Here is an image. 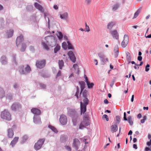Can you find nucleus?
Returning <instances> with one entry per match:
<instances>
[{"label":"nucleus","mask_w":151,"mask_h":151,"mask_svg":"<svg viewBox=\"0 0 151 151\" xmlns=\"http://www.w3.org/2000/svg\"><path fill=\"white\" fill-rule=\"evenodd\" d=\"M98 55L100 59L104 63L108 62V59L106 58L105 56L104 53L102 52H100L98 53Z\"/></svg>","instance_id":"nucleus-7"},{"label":"nucleus","mask_w":151,"mask_h":151,"mask_svg":"<svg viewBox=\"0 0 151 151\" xmlns=\"http://www.w3.org/2000/svg\"><path fill=\"white\" fill-rule=\"evenodd\" d=\"M27 47V45L24 43H23L22 44V48L20 49L21 52H24L25 51V49Z\"/></svg>","instance_id":"nucleus-36"},{"label":"nucleus","mask_w":151,"mask_h":151,"mask_svg":"<svg viewBox=\"0 0 151 151\" xmlns=\"http://www.w3.org/2000/svg\"><path fill=\"white\" fill-rule=\"evenodd\" d=\"M82 93L83 96L84 98L86 97L87 91L86 90H85L83 92H82Z\"/></svg>","instance_id":"nucleus-51"},{"label":"nucleus","mask_w":151,"mask_h":151,"mask_svg":"<svg viewBox=\"0 0 151 151\" xmlns=\"http://www.w3.org/2000/svg\"><path fill=\"white\" fill-rule=\"evenodd\" d=\"M129 41V38L128 35H125L124 37V40L122 42V47H125L127 45Z\"/></svg>","instance_id":"nucleus-11"},{"label":"nucleus","mask_w":151,"mask_h":151,"mask_svg":"<svg viewBox=\"0 0 151 151\" xmlns=\"http://www.w3.org/2000/svg\"><path fill=\"white\" fill-rule=\"evenodd\" d=\"M28 139V136L27 135H24L22 137V141L23 142H24L26 141Z\"/></svg>","instance_id":"nucleus-49"},{"label":"nucleus","mask_w":151,"mask_h":151,"mask_svg":"<svg viewBox=\"0 0 151 151\" xmlns=\"http://www.w3.org/2000/svg\"><path fill=\"white\" fill-rule=\"evenodd\" d=\"M4 22V19L2 18H0V22L1 23V24L0 25V28L1 29H2L3 28V27H1V26H2L3 27L4 26V24H2V23H3Z\"/></svg>","instance_id":"nucleus-45"},{"label":"nucleus","mask_w":151,"mask_h":151,"mask_svg":"<svg viewBox=\"0 0 151 151\" xmlns=\"http://www.w3.org/2000/svg\"><path fill=\"white\" fill-rule=\"evenodd\" d=\"M115 23L114 22H111L110 23H109L107 26V28L108 29H111L114 26V25L115 24Z\"/></svg>","instance_id":"nucleus-33"},{"label":"nucleus","mask_w":151,"mask_h":151,"mask_svg":"<svg viewBox=\"0 0 151 151\" xmlns=\"http://www.w3.org/2000/svg\"><path fill=\"white\" fill-rule=\"evenodd\" d=\"M16 55L15 54H13L12 55V62L13 63L16 64V65H17V63L16 61Z\"/></svg>","instance_id":"nucleus-42"},{"label":"nucleus","mask_w":151,"mask_h":151,"mask_svg":"<svg viewBox=\"0 0 151 151\" xmlns=\"http://www.w3.org/2000/svg\"><path fill=\"white\" fill-rule=\"evenodd\" d=\"M114 55L115 58H117L119 55V51H114Z\"/></svg>","instance_id":"nucleus-55"},{"label":"nucleus","mask_w":151,"mask_h":151,"mask_svg":"<svg viewBox=\"0 0 151 151\" xmlns=\"http://www.w3.org/2000/svg\"><path fill=\"white\" fill-rule=\"evenodd\" d=\"M60 47L58 44H57L56 47L54 49V52L55 53H56L60 49Z\"/></svg>","instance_id":"nucleus-39"},{"label":"nucleus","mask_w":151,"mask_h":151,"mask_svg":"<svg viewBox=\"0 0 151 151\" xmlns=\"http://www.w3.org/2000/svg\"><path fill=\"white\" fill-rule=\"evenodd\" d=\"M14 33V31L12 29H10L7 31L6 32L7 35L8 37H10L13 35Z\"/></svg>","instance_id":"nucleus-28"},{"label":"nucleus","mask_w":151,"mask_h":151,"mask_svg":"<svg viewBox=\"0 0 151 151\" xmlns=\"http://www.w3.org/2000/svg\"><path fill=\"white\" fill-rule=\"evenodd\" d=\"M124 119L125 121H128L130 125H132L133 122L132 119V117L129 116L128 117L127 119L126 117V114L125 112H124Z\"/></svg>","instance_id":"nucleus-14"},{"label":"nucleus","mask_w":151,"mask_h":151,"mask_svg":"<svg viewBox=\"0 0 151 151\" xmlns=\"http://www.w3.org/2000/svg\"><path fill=\"white\" fill-rule=\"evenodd\" d=\"M76 93L75 95V96H76L77 99H78V94L79 93V88L78 86H77L76 87Z\"/></svg>","instance_id":"nucleus-43"},{"label":"nucleus","mask_w":151,"mask_h":151,"mask_svg":"<svg viewBox=\"0 0 151 151\" xmlns=\"http://www.w3.org/2000/svg\"><path fill=\"white\" fill-rule=\"evenodd\" d=\"M21 108V105L19 103H15L13 104L11 107L12 109L14 111L19 109Z\"/></svg>","instance_id":"nucleus-17"},{"label":"nucleus","mask_w":151,"mask_h":151,"mask_svg":"<svg viewBox=\"0 0 151 151\" xmlns=\"http://www.w3.org/2000/svg\"><path fill=\"white\" fill-rule=\"evenodd\" d=\"M45 60H44L37 61L36 63V65L37 68L41 69L45 66Z\"/></svg>","instance_id":"nucleus-6"},{"label":"nucleus","mask_w":151,"mask_h":151,"mask_svg":"<svg viewBox=\"0 0 151 151\" xmlns=\"http://www.w3.org/2000/svg\"><path fill=\"white\" fill-rule=\"evenodd\" d=\"M13 96L12 94L10 93H8L6 96V99L9 100H11L12 99Z\"/></svg>","instance_id":"nucleus-37"},{"label":"nucleus","mask_w":151,"mask_h":151,"mask_svg":"<svg viewBox=\"0 0 151 151\" xmlns=\"http://www.w3.org/2000/svg\"><path fill=\"white\" fill-rule=\"evenodd\" d=\"M119 6V4H116L114 5L112 7V10L113 11H115L117 9Z\"/></svg>","instance_id":"nucleus-34"},{"label":"nucleus","mask_w":151,"mask_h":151,"mask_svg":"<svg viewBox=\"0 0 151 151\" xmlns=\"http://www.w3.org/2000/svg\"><path fill=\"white\" fill-rule=\"evenodd\" d=\"M67 43L68 44V48L69 49H74L73 46L69 41H67Z\"/></svg>","instance_id":"nucleus-44"},{"label":"nucleus","mask_w":151,"mask_h":151,"mask_svg":"<svg viewBox=\"0 0 151 151\" xmlns=\"http://www.w3.org/2000/svg\"><path fill=\"white\" fill-rule=\"evenodd\" d=\"M68 139V137L66 135L63 134L61 136L60 140L62 142H64L67 140Z\"/></svg>","instance_id":"nucleus-25"},{"label":"nucleus","mask_w":151,"mask_h":151,"mask_svg":"<svg viewBox=\"0 0 151 151\" xmlns=\"http://www.w3.org/2000/svg\"><path fill=\"white\" fill-rule=\"evenodd\" d=\"M118 48V45H116L114 48V51H119Z\"/></svg>","instance_id":"nucleus-58"},{"label":"nucleus","mask_w":151,"mask_h":151,"mask_svg":"<svg viewBox=\"0 0 151 151\" xmlns=\"http://www.w3.org/2000/svg\"><path fill=\"white\" fill-rule=\"evenodd\" d=\"M57 35L59 40H61L62 39L63 35L61 32H58V34Z\"/></svg>","instance_id":"nucleus-46"},{"label":"nucleus","mask_w":151,"mask_h":151,"mask_svg":"<svg viewBox=\"0 0 151 151\" xmlns=\"http://www.w3.org/2000/svg\"><path fill=\"white\" fill-rule=\"evenodd\" d=\"M141 11V9H138L137 12L134 13L133 18H136L139 15L140 12Z\"/></svg>","instance_id":"nucleus-38"},{"label":"nucleus","mask_w":151,"mask_h":151,"mask_svg":"<svg viewBox=\"0 0 151 151\" xmlns=\"http://www.w3.org/2000/svg\"><path fill=\"white\" fill-rule=\"evenodd\" d=\"M1 117L8 121H10L11 119V115L9 112L6 110H5L1 112Z\"/></svg>","instance_id":"nucleus-4"},{"label":"nucleus","mask_w":151,"mask_h":151,"mask_svg":"<svg viewBox=\"0 0 151 151\" xmlns=\"http://www.w3.org/2000/svg\"><path fill=\"white\" fill-rule=\"evenodd\" d=\"M84 77L85 79V81L86 82V83L87 82L89 81L87 77L86 76V75H84Z\"/></svg>","instance_id":"nucleus-63"},{"label":"nucleus","mask_w":151,"mask_h":151,"mask_svg":"<svg viewBox=\"0 0 151 151\" xmlns=\"http://www.w3.org/2000/svg\"><path fill=\"white\" fill-rule=\"evenodd\" d=\"M13 87L14 88L16 89L18 88V85L17 83H15L14 84Z\"/></svg>","instance_id":"nucleus-59"},{"label":"nucleus","mask_w":151,"mask_h":151,"mask_svg":"<svg viewBox=\"0 0 151 151\" xmlns=\"http://www.w3.org/2000/svg\"><path fill=\"white\" fill-rule=\"evenodd\" d=\"M68 17V13L67 12H65L60 15V18L63 19L67 20Z\"/></svg>","instance_id":"nucleus-21"},{"label":"nucleus","mask_w":151,"mask_h":151,"mask_svg":"<svg viewBox=\"0 0 151 151\" xmlns=\"http://www.w3.org/2000/svg\"><path fill=\"white\" fill-rule=\"evenodd\" d=\"M40 87L42 88L45 89L46 88V85L43 83H40Z\"/></svg>","instance_id":"nucleus-54"},{"label":"nucleus","mask_w":151,"mask_h":151,"mask_svg":"<svg viewBox=\"0 0 151 151\" xmlns=\"http://www.w3.org/2000/svg\"><path fill=\"white\" fill-rule=\"evenodd\" d=\"M78 117L77 116L73 118L72 119V121L73 122V125L74 126H76L77 124V118Z\"/></svg>","instance_id":"nucleus-41"},{"label":"nucleus","mask_w":151,"mask_h":151,"mask_svg":"<svg viewBox=\"0 0 151 151\" xmlns=\"http://www.w3.org/2000/svg\"><path fill=\"white\" fill-rule=\"evenodd\" d=\"M45 140V139H39L38 142L35 144L34 146L35 149L36 150L40 149L44 142Z\"/></svg>","instance_id":"nucleus-5"},{"label":"nucleus","mask_w":151,"mask_h":151,"mask_svg":"<svg viewBox=\"0 0 151 151\" xmlns=\"http://www.w3.org/2000/svg\"><path fill=\"white\" fill-rule=\"evenodd\" d=\"M61 72L60 70H59L56 76V78L57 77L60 76L61 75Z\"/></svg>","instance_id":"nucleus-61"},{"label":"nucleus","mask_w":151,"mask_h":151,"mask_svg":"<svg viewBox=\"0 0 151 151\" xmlns=\"http://www.w3.org/2000/svg\"><path fill=\"white\" fill-rule=\"evenodd\" d=\"M23 36L22 35H21L20 36L17 37L16 44L17 47L20 45L21 43L23 41Z\"/></svg>","instance_id":"nucleus-16"},{"label":"nucleus","mask_w":151,"mask_h":151,"mask_svg":"<svg viewBox=\"0 0 151 151\" xmlns=\"http://www.w3.org/2000/svg\"><path fill=\"white\" fill-rule=\"evenodd\" d=\"M68 114L72 118L77 116V114L75 110L73 109H69L68 110Z\"/></svg>","instance_id":"nucleus-9"},{"label":"nucleus","mask_w":151,"mask_h":151,"mask_svg":"<svg viewBox=\"0 0 151 151\" xmlns=\"http://www.w3.org/2000/svg\"><path fill=\"white\" fill-rule=\"evenodd\" d=\"M110 33L114 39L118 40L119 39V34L116 30H111L110 32Z\"/></svg>","instance_id":"nucleus-15"},{"label":"nucleus","mask_w":151,"mask_h":151,"mask_svg":"<svg viewBox=\"0 0 151 151\" xmlns=\"http://www.w3.org/2000/svg\"><path fill=\"white\" fill-rule=\"evenodd\" d=\"M45 39L46 41L47 44L52 47L56 45L57 40L53 36L50 35L46 37Z\"/></svg>","instance_id":"nucleus-2"},{"label":"nucleus","mask_w":151,"mask_h":151,"mask_svg":"<svg viewBox=\"0 0 151 151\" xmlns=\"http://www.w3.org/2000/svg\"><path fill=\"white\" fill-rule=\"evenodd\" d=\"M29 50L31 51H34V48L33 46H30L29 47Z\"/></svg>","instance_id":"nucleus-62"},{"label":"nucleus","mask_w":151,"mask_h":151,"mask_svg":"<svg viewBox=\"0 0 151 151\" xmlns=\"http://www.w3.org/2000/svg\"><path fill=\"white\" fill-rule=\"evenodd\" d=\"M80 106L81 114H82V113L84 114V112L86 111V105L82 104V102H80Z\"/></svg>","instance_id":"nucleus-22"},{"label":"nucleus","mask_w":151,"mask_h":151,"mask_svg":"<svg viewBox=\"0 0 151 151\" xmlns=\"http://www.w3.org/2000/svg\"><path fill=\"white\" fill-rule=\"evenodd\" d=\"M126 55L127 60L129 62V63L132 60V57L130 55V53L129 52H126Z\"/></svg>","instance_id":"nucleus-29"},{"label":"nucleus","mask_w":151,"mask_h":151,"mask_svg":"<svg viewBox=\"0 0 151 151\" xmlns=\"http://www.w3.org/2000/svg\"><path fill=\"white\" fill-rule=\"evenodd\" d=\"M90 123L89 115L87 113H86L84 114L83 121L79 125V129H83L86 127V126L89 125Z\"/></svg>","instance_id":"nucleus-1"},{"label":"nucleus","mask_w":151,"mask_h":151,"mask_svg":"<svg viewBox=\"0 0 151 151\" xmlns=\"http://www.w3.org/2000/svg\"><path fill=\"white\" fill-rule=\"evenodd\" d=\"M19 139V137H15L11 141L10 144V145H11L12 147H13L18 142Z\"/></svg>","instance_id":"nucleus-23"},{"label":"nucleus","mask_w":151,"mask_h":151,"mask_svg":"<svg viewBox=\"0 0 151 151\" xmlns=\"http://www.w3.org/2000/svg\"><path fill=\"white\" fill-rule=\"evenodd\" d=\"M68 55L70 60L73 63L76 62V58L73 52L71 51H69L68 53Z\"/></svg>","instance_id":"nucleus-12"},{"label":"nucleus","mask_w":151,"mask_h":151,"mask_svg":"<svg viewBox=\"0 0 151 151\" xmlns=\"http://www.w3.org/2000/svg\"><path fill=\"white\" fill-rule=\"evenodd\" d=\"M48 127L55 133H57L58 132V131L57 130V129L56 128H55L54 127L52 126L51 125H49L48 126Z\"/></svg>","instance_id":"nucleus-31"},{"label":"nucleus","mask_w":151,"mask_h":151,"mask_svg":"<svg viewBox=\"0 0 151 151\" xmlns=\"http://www.w3.org/2000/svg\"><path fill=\"white\" fill-rule=\"evenodd\" d=\"M5 96V92L3 89L0 87V98H2Z\"/></svg>","instance_id":"nucleus-32"},{"label":"nucleus","mask_w":151,"mask_h":151,"mask_svg":"<svg viewBox=\"0 0 151 151\" xmlns=\"http://www.w3.org/2000/svg\"><path fill=\"white\" fill-rule=\"evenodd\" d=\"M34 6L35 7L41 12L43 13L44 12V10L42 6L37 2L35 3Z\"/></svg>","instance_id":"nucleus-19"},{"label":"nucleus","mask_w":151,"mask_h":151,"mask_svg":"<svg viewBox=\"0 0 151 151\" xmlns=\"http://www.w3.org/2000/svg\"><path fill=\"white\" fill-rule=\"evenodd\" d=\"M89 102V100L86 98H84V99L83 100V102H82V104L85 105H87Z\"/></svg>","instance_id":"nucleus-30"},{"label":"nucleus","mask_w":151,"mask_h":151,"mask_svg":"<svg viewBox=\"0 0 151 151\" xmlns=\"http://www.w3.org/2000/svg\"><path fill=\"white\" fill-rule=\"evenodd\" d=\"M0 60L2 64L4 65L7 63V59L4 56H3L1 57Z\"/></svg>","instance_id":"nucleus-24"},{"label":"nucleus","mask_w":151,"mask_h":151,"mask_svg":"<svg viewBox=\"0 0 151 151\" xmlns=\"http://www.w3.org/2000/svg\"><path fill=\"white\" fill-rule=\"evenodd\" d=\"M58 65L60 69H61L64 65V62L62 60H59Z\"/></svg>","instance_id":"nucleus-35"},{"label":"nucleus","mask_w":151,"mask_h":151,"mask_svg":"<svg viewBox=\"0 0 151 151\" xmlns=\"http://www.w3.org/2000/svg\"><path fill=\"white\" fill-rule=\"evenodd\" d=\"M111 131L112 133L115 132L117 130V126L115 124L111 126Z\"/></svg>","instance_id":"nucleus-27"},{"label":"nucleus","mask_w":151,"mask_h":151,"mask_svg":"<svg viewBox=\"0 0 151 151\" xmlns=\"http://www.w3.org/2000/svg\"><path fill=\"white\" fill-rule=\"evenodd\" d=\"M120 121V118L119 116H116V123L119 124Z\"/></svg>","instance_id":"nucleus-48"},{"label":"nucleus","mask_w":151,"mask_h":151,"mask_svg":"<svg viewBox=\"0 0 151 151\" xmlns=\"http://www.w3.org/2000/svg\"><path fill=\"white\" fill-rule=\"evenodd\" d=\"M79 84L80 86L81 91L80 94V96L82 92L85 87V83L83 81H81L79 82Z\"/></svg>","instance_id":"nucleus-20"},{"label":"nucleus","mask_w":151,"mask_h":151,"mask_svg":"<svg viewBox=\"0 0 151 151\" xmlns=\"http://www.w3.org/2000/svg\"><path fill=\"white\" fill-rule=\"evenodd\" d=\"M31 111L34 115L39 116L41 114L40 110L37 108H33L32 109Z\"/></svg>","instance_id":"nucleus-18"},{"label":"nucleus","mask_w":151,"mask_h":151,"mask_svg":"<svg viewBox=\"0 0 151 151\" xmlns=\"http://www.w3.org/2000/svg\"><path fill=\"white\" fill-rule=\"evenodd\" d=\"M62 47L65 50H66L67 48V45L66 43L65 42H63L62 44Z\"/></svg>","instance_id":"nucleus-50"},{"label":"nucleus","mask_w":151,"mask_h":151,"mask_svg":"<svg viewBox=\"0 0 151 151\" xmlns=\"http://www.w3.org/2000/svg\"><path fill=\"white\" fill-rule=\"evenodd\" d=\"M33 122L36 124H40L42 123L40 117L39 116L34 115Z\"/></svg>","instance_id":"nucleus-13"},{"label":"nucleus","mask_w":151,"mask_h":151,"mask_svg":"<svg viewBox=\"0 0 151 151\" xmlns=\"http://www.w3.org/2000/svg\"><path fill=\"white\" fill-rule=\"evenodd\" d=\"M42 45L43 46V48L47 50H48L49 48L48 46L46 45V44L44 42H42Z\"/></svg>","instance_id":"nucleus-47"},{"label":"nucleus","mask_w":151,"mask_h":151,"mask_svg":"<svg viewBox=\"0 0 151 151\" xmlns=\"http://www.w3.org/2000/svg\"><path fill=\"white\" fill-rule=\"evenodd\" d=\"M80 145V142L79 140L77 138L74 139L73 140L72 146L76 150L78 149V146Z\"/></svg>","instance_id":"nucleus-10"},{"label":"nucleus","mask_w":151,"mask_h":151,"mask_svg":"<svg viewBox=\"0 0 151 151\" xmlns=\"http://www.w3.org/2000/svg\"><path fill=\"white\" fill-rule=\"evenodd\" d=\"M147 119V116H145L143 117V119H142L141 120V122L142 123H144L145 122V120H146Z\"/></svg>","instance_id":"nucleus-53"},{"label":"nucleus","mask_w":151,"mask_h":151,"mask_svg":"<svg viewBox=\"0 0 151 151\" xmlns=\"http://www.w3.org/2000/svg\"><path fill=\"white\" fill-rule=\"evenodd\" d=\"M103 119H105L107 121H108L109 120V118L107 115L106 114L102 116Z\"/></svg>","instance_id":"nucleus-52"},{"label":"nucleus","mask_w":151,"mask_h":151,"mask_svg":"<svg viewBox=\"0 0 151 151\" xmlns=\"http://www.w3.org/2000/svg\"><path fill=\"white\" fill-rule=\"evenodd\" d=\"M19 71L22 74L26 75L29 73L31 70V69L28 65H27L26 67L22 65L19 67Z\"/></svg>","instance_id":"nucleus-3"},{"label":"nucleus","mask_w":151,"mask_h":151,"mask_svg":"<svg viewBox=\"0 0 151 151\" xmlns=\"http://www.w3.org/2000/svg\"><path fill=\"white\" fill-rule=\"evenodd\" d=\"M14 135V132L12 129H9L8 130V136L9 138H12Z\"/></svg>","instance_id":"nucleus-26"},{"label":"nucleus","mask_w":151,"mask_h":151,"mask_svg":"<svg viewBox=\"0 0 151 151\" xmlns=\"http://www.w3.org/2000/svg\"><path fill=\"white\" fill-rule=\"evenodd\" d=\"M85 29L86 30V31L88 32L90 31V28L88 26L86 27Z\"/></svg>","instance_id":"nucleus-60"},{"label":"nucleus","mask_w":151,"mask_h":151,"mask_svg":"<svg viewBox=\"0 0 151 151\" xmlns=\"http://www.w3.org/2000/svg\"><path fill=\"white\" fill-rule=\"evenodd\" d=\"M88 88H91L94 86V84L93 83H91L89 81L86 83Z\"/></svg>","instance_id":"nucleus-40"},{"label":"nucleus","mask_w":151,"mask_h":151,"mask_svg":"<svg viewBox=\"0 0 151 151\" xmlns=\"http://www.w3.org/2000/svg\"><path fill=\"white\" fill-rule=\"evenodd\" d=\"M65 149L68 151H71L70 147L68 145H66L65 146Z\"/></svg>","instance_id":"nucleus-57"},{"label":"nucleus","mask_w":151,"mask_h":151,"mask_svg":"<svg viewBox=\"0 0 151 151\" xmlns=\"http://www.w3.org/2000/svg\"><path fill=\"white\" fill-rule=\"evenodd\" d=\"M142 59V57L141 56H139L137 57V60L139 61H141Z\"/></svg>","instance_id":"nucleus-64"},{"label":"nucleus","mask_w":151,"mask_h":151,"mask_svg":"<svg viewBox=\"0 0 151 151\" xmlns=\"http://www.w3.org/2000/svg\"><path fill=\"white\" fill-rule=\"evenodd\" d=\"M91 0H85V2L87 4L89 5L91 3Z\"/></svg>","instance_id":"nucleus-56"},{"label":"nucleus","mask_w":151,"mask_h":151,"mask_svg":"<svg viewBox=\"0 0 151 151\" xmlns=\"http://www.w3.org/2000/svg\"><path fill=\"white\" fill-rule=\"evenodd\" d=\"M59 121L60 123L63 125H65L67 123V119L66 116L64 114L60 116Z\"/></svg>","instance_id":"nucleus-8"}]
</instances>
